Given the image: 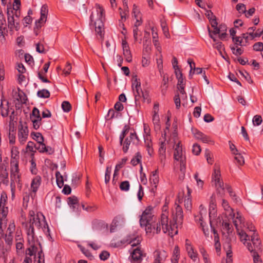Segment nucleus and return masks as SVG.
Returning <instances> with one entry per match:
<instances>
[{"label": "nucleus", "instance_id": "1", "mask_svg": "<svg viewBox=\"0 0 263 263\" xmlns=\"http://www.w3.org/2000/svg\"><path fill=\"white\" fill-rule=\"evenodd\" d=\"M154 207L149 205L140 216V224L144 228L146 234H159L162 230L165 234L173 237L178 233V227L182 225L183 214L182 208L175 202L172 211L173 221L169 219L168 207L166 204L162 208V213L158 221L153 224Z\"/></svg>", "mask_w": 263, "mask_h": 263}, {"label": "nucleus", "instance_id": "2", "mask_svg": "<svg viewBox=\"0 0 263 263\" xmlns=\"http://www.w3.org/2000/svg\"><path fill=\"white\" fill-rule=\"evenodd\" d=\"M34 227L39 230L41 229L47 236H50L49 227L43 214L41 213H35L33 211H30L28 214V220L25 224L28 241L30 245V247L27 249L26 253L30 257L35 255L36 251V248L34 247L35 242L37 239Z\"/></svg>", "mask_w": 263, "mask_h": 263}, {"label": "nucleus", "instance_id": "3", "mask_svg": "<svg viewBox=\"0 0 263 263\" xmlns=\"http://www.w3.org/2000/svg\"><path fill=\"white\" fill-rule=\"evenodd\" d=\"M229 216L233 220L240 241L247 247L248 250L252 251L254 250H258L260 248V244H261L260 240L258 239L256 235L254 234L252 236L251 239L253 246L251 245L249 235L247 234V231L243 229L245 226L244 219L241 215L239 213H237L235 216L233 213Z\"/></svg>", "mask_w": 263, "mask_h": 263}, {"label": "nucleus", "instance_id": "4", "mask_svg": "<svg viewBox=\"0 0 263 263\" xmlns=\"http://www.w3.org/2000/svg\"><path fill=\"white\" fill-rule=\"evenodd\" d=\"M176 133H174L172 138L170 139L169 143L174 147V170H179L184 176L186 172V156L185 152L183 151L182 145L180 141H177Z\"/></svg>", "mask_w": 263, "mask_h": 263}, {"label": "nucleus", "instance_id": "5", "mask_svg": "<svg viewBox=\"0 0 263 263\" xmlns=\"http://www.w3.org/2000/svg\"><path fill=\"white\" fill-rule=\"evenodd\" d=\"M129 130V126L125 125L119 136L120 144L122 145L123 151L126 153L130 146L137 145L139 144L140 140L135 132H130L129 135L127 136Z\"/></svg>", "mask_w": 263, "mask_h": 263}, {"label": "nucleus", "instance_id": "6", "mask_svg": "<svg viewBox=\"0 0 263 263\" xmlns=\"http://www.w3.org/2000/svg\"><path fill=\"white\" fill-rule=\"evenodd\" d=\"M217 205L216 201L215 195L213 194L211 197L209 202V214L210 218V223L211 227V231L214 235V247L216 253L219 255L221 251V243L219 241V237L217 232L212 225V221L217 216Z\"/></svg>", "mask_w": 263, "mask_h": 263}, {"label": "nucleus", "instance_id": "7", "mask_svg": "<svg viewBox=\"0 0 263 263\" xmlns=\"http://www.w3.org/2000/svg\"><path fill=\"white\" fill-rule=\"evenodd\" d=\"M104 17V10L100 5H97L96 13L92 12L90 16L89 25L91 28H95L96 33L101 37L103 35Z\"/></svg>", "mask_w": 263, "mask_h": 263}, {"label": "nucleus", "instance_id": "8", "mask_svg": "<svg viewBox=\"0 0 263 263\" xmlns=\"http://www.w3.org/2000/svg\"><path fill=\"white\" fill-rule=\"evenodd\" d=\"M8 27L11 31L20 29V11L18 10L7 9Z\"/></svg>", "mask_w": 263, "mask_h": 263}, {"label": "nucleus", "instance_id": "9", "mask_svg": "<svg viewBox=\"0 0 263 263\" xmlns=\"http://www.w3.org/2000/svg\"><path fill=\"white\" fill-rule=\"evenodd\" d=\"M10 178L11 183L10 187L12 197L15 196V182L18 184L20 183V170L18 168V163L13 162V164H10Z\"/></svg>", "mask_w": 263, "mask_h": 263}, {"label": "nucleus", "instance_id": "10", "mask_svg": "<svg viewBox=\"0 0 263 263\" xmlns=\"http://www.w3.org/2000/svg\"><path fill=\"white\" fill-rule=\"evenodd\" d=\"M29 129L26 123L20 121L18 126V140L21 144H24L27 141Z\"/></svg>", "mask_w": 263, "mask_h": 263}, {"label": "nucleus", "instance_id": "11", "mask_svg": "<svg viewBox=\"0 0 263 263\" xmlns=\"http://www.w3.org/2000/svg\"><path fill=\"white\" fill-rule=\"evenodd\" d=\"M212 178V181L214 182L217 191L219 194L222 195L224 193L225 188L224 187L223 182L221 179V174L219 169H214Z\"/></svg>", "mask_w": 263, "mask_h": 263}, {"label": "nucleus", "instance_id": "12", "mask_svg": "<svg viewBox=\"0 0 263 263\" xmlns=\"http://www.w3.org/2000/svg\"><path fill=\"white\" fill-rule=\"evenodd\" d=\"M48 12V7L46 5H43L40 10L41 16L40 19L35 22L37 28H41L46 22Z\"/></svg>", "mask_w": 263, "mask_h": 263}, {"label": "nucleus", "instance_id": "13", "mask_svg": "<svg viewBox=\"0 0 263 263\" xmlns=\"http://www.w3.org/2000/svg\"><path fill=\"white\" fill-rule=\"evenodd\" d=\"M142 252L139 247L133 249L130 253V261L132 263H141L142 260Z\"/></svg>", "mask_w": 263, "mask_h": 263}, {"label": "nucleus", "instance_id": "14", "mask_svg": "<svg viewBox=\"0 0 263 263\" xmlns=\"http://www.w3.org/2000/svg\"><path fill=\"white\" fill-rule=\"evenodd\" d=\"M42 182L41 177L39 176H36L34 177L31 183L30 190L31 198L33 199L36 196V192L38 190Z\"/></svg>", "mask_w": 263, "mask_h": 263}, {"label": "nucleus", "instance_id": "15", "mask_svg": "<svg viewBox=\"0 0 263 263\" xmlns=\"http://www.w3.org/2000/svg\"><path fill=\"white\" fill-rule=\"evenodd\" d=\"M185 247L190 258L194 262L198 261V253L197 251L194 249L193 246L188 239H186L185 240Z\"/></svg>", "mask_w": 263, "mask_h": 263}, {"label": "nucleus", "instance_id": "16", "mask_svg": "<svg viewBox=\"0 0 263 263\" xmlns=\"http://www.w3.org/2000/svg\"><path fill=\"white\" fill-rule=\"evenodd\" d=\"M167 257V253L163 250H157L154 252L153 263H164Z\"/></svg>", "mask_w": 263, "mask_h": 263}, {"label": "nucleus", "instance_id": "17", "mask_svg": "<svg viewBox=\"0 0 263 263\" xmlns=\"http://www.w3.org/2000/svg\"><path fill=\"white\" fill-rule=\"evenodd\" d=\"M192 132L196 139L200 140L203 143H209L212 142V141L209 137L204 135L197 129H192Z\"/></svg>", "mask_w": 263, "mask_h": 263}, {"label": "nucleus", "instance_id": "18", "mask_svg": "<svg viewBox=\"0 0 263 263\" xmlns=\"http://www.w3.org/2000/svg\"><path fill=\"white\" fill-rule=\"evenodd\" d=\"M122 47L123 50V54L124 56L125 60L128 62L132 61V53L129 49L128 44L125 40L122 41Z\"/></svg>", "mask_w": 263, "mask_h": 263}, {"label": "nucleus", "instance_id": "19", "mask_svg": "<svg viewBox=\"0 0 263 263\" xmlns=\"http://www.w3.org/2000/svg\"><path fill=\"white\" fill-rule=\"evenodd\" d=\"M166 162L165 147L162 143L159 149V165L164 167Z\"/></svg>", "mask_w": 263, "mask_h": 263}, {"label": "nucleus", "instance_id": "20", "mask_svg": "<svg viewBox=\"0 0 263 263\" xmlns=\"http://www.w3.org/2000/svg\"><path fill=\"white\" fill-rule=\"evenodd\" d=\"M217 24L216 20L212 21V27L214 29L213 31L214 34H217L221 32H227V27L225 24H221L219 27H217Z\"/></svg>", "mask_w": 263, "mask_h": 263}, {"label": "nucleus", "instance_id": "21", "mask_svg": "<svg viewBox=\"0 0 263 263\" xmlns=\"http://www.w3.org/2000/svg\"><path fill=\"white\" fill-rule=\"evenodd\" d=\"M223 249L226 253V263H233V253L230 243L227 242L224 244Z\"/></svg>", "mask_w": 263, "mask_h": 263}, {"label": "nucleus", "instance_id": "22", "mask_svg": "<svg viewBox=\"0 0 263 263\" xmlns=\"http://www.w3.org/2000/svg\"><path fill=\"white\" fill-rule=\"evenodd\" d=\"M19 159L20 156L18 148L14 145L11 146L10 164H13V162L18 163Z\"/></svg>", "mask_w": 263, "mask_h": 263}, {"label": "nucleus", "instance_id": "23", "mask_svg": "<svg viewBox=\"0 0 263 263\" xmlns=\"http://www.w3.org/2000/svg\"><path fill=\"white\" fill-rule=\"evenodd\" d=\"M9 184L8 173L5 168H0V185L7 186Z\"/></svg>", "mask_w": 263, "mask_h": 263}, {"label": "nucleus", "instance_id": "24", "mask_svg": "<svg viewBox=\"0 0 263 263\" xmlns=\"http://www.w3.org/2000/svg\"><path fill=\"white\" fill-rule=\"evenodd\" d=\"M132 87L134 93L136 97L143 95V92L141 87V83L139 82L137 79H136L132 83Z\"/></svg>", "mask_w": 263, "mask_h": 263}, {"label": "nucleus", "instance_id": "25", "mask_svg": "<svg viewBox=\"0 0 263 263\" xmlns=\"http://www.w3.org/2000/svg\"><path fill=\"white\" fill-rule=\"evenodd\" d=\"M36 149L38 150L40 153H46L49 155L52 154L54 153V150L50 146H46L44 142H42L41 143H39L38 146L36 147Z\"/></svg>", "mask_w": 263, "mask_h": 263}, {"label": "nucleus", "instance_id": "26", "mask_svg": "<svg viewBox=\"0 0 263 263\" xmlns=\"http://www.w3.org/2000/svg\"><path fill=\"white\" fill-rule=\"evenodd\" d=\"M149 182L152 185V190L156 189L159 183V176L157 170L152 172V174L149 177Z\"/></svg>", "mask_w": 263, "mask_h": 263}, {"label": "nucleus", "instance_id": "27", "mask_svg": "<svg viewBox=\"0 0 263 263\" xmlns=\"http://www.w3.org/2000/svg\"><path fill=\"white\" fill-rule=\"evenodd\" d=\"M144 140L147 153L150 156H152L154 153V149L151 136H147L146 137H145Z\"/></svg>", "mask_w": 263, "mask_h": 263}, {"label": "nucleus", "instance_id": "28", "mask_svg": "<svg viewBox=\"0 0 263 263\" xmlns=\"http://www.w3.org/2000/svg\"><path fill=\"white\" fill-rule=\"evenodd\" d=\"M133 14L136 20V26H140L142 23L141 16L140 13L135 5L133 6Z\"/></svg>", "mask_w": 263, "mask_h": 263}, {"label": "nucleus", "instance_id": "29", "mask_svg": "<svg viewBox=\"0 0 263 263\" xmlns=\"http://www.w3.org/2000/svg\"><path fill=\"white\" fill-rule=\"evenodd\" d=\"M8 213V209L5 206L0 207V221L1 223L5 224L7 221V216Z\"/></svg>", "mask_w": 263, "mask_h": 263}, {"label": "nucleus", "instance_id": "30", "mask_svg": "<svg viewBox=\"0 0 263 263\" xmlns=\"http://www.w3.org/2000/svg\"><path fill=\"white\" fill-rule=\"evenodd\" d=\"M56 181L58 186L61 188L64 186V181H66L67 176H62L59 172L55 173Z\"/></svg>", "mask_w": 263, "mask_h": 263}, {"label": "nucleus", "instance_id": "31", "mask_svg": "<svg viewBox=\"0 0 263 263\" xmlns=\"http://www.w3.org/2000/svg\"><path fill=\"white\" fill-rule=\"evenodd\" d=\"M185 84L184 83L183 79L180 78L179 80H178L177 83V88L180 91V93L183 96L185 99L187 98V95L184 90Z\"/></svg>", "mask_w": 263, "mask_h": 263}, {"label": "nucleus", "instance_id": "32", "mask_svg": "<svg viewBox=\"0 0 263 263\" xmlns=\"http://www.w3.org/2000/svg\"><path fill=\"white\" fill-rule=\"evenodd\" d=\"M6 22L4 15L0 13V35L4 36L6 29Z\"/></svg>", "mask_w": 263, "mask_h": 263}, {"label": "nucleus", "instance_id": "33", "mask_svg": "<svg viewBox=\"0 0 263 263\" xmlns=\"http://www.w3.org/2000/svg\"><path fill=\"white\" fill-rule=\"evenodd\" d=\"M8 140L9 143L10 145H13L15 143V133L14 132L13 127H10L8 133Z\"/></svg>", "mask_w": 263, "mask_h": 263}, {"label": "nucleus", "instance_id": "34", "mask_svg": "<svg viewBox=\"0 0 263 263\" xmlns=\"http://www.w3.org/2000/svg\"><path fill=\"white\" fill-rule=\"evenodd\" d=\"M248 229V231L250 232V233H251L252 234H250V233H247V234L248 235H249V239L250 240V243L251 244V245L252 246H253V242L252 241H251V239H252V236L254 234H255L257 235V237H258V235L257 234L255 233V227L252 224H247V228H246ZM258 238V237H257ZM259 239V238H258Z\"/></svg>", "mask_w": 263, "mask_h": 263}, {"label": "nucleus", "instance_id": "35", "mask_svg": "<svg viewBox=\"0 0 263 263\" xmlns=\"http://www.w3.org/2000/svg\"><path fill=\"white\" fill-rule=\"evenodd\" d=\"M67 202L69 205L72 208L73 210L78 205V199L74 196L69 197Z\"/></svg>", "mask_w": 263, "mask_h": 263}, {"label": "nucleus", "instance_id": "36", "mask_svg": "<svg viewBox=\"0 0 263 263\" xmlns=\"http://www.w3.org/2000/svg\"><path fill=\"white\" fill-rule=\"evenodd\" d=\"M152 121L155 130H159L160 129V124L159 115H153Z\"/></svg>", "mask_w": 263, "mask_h": 263}, {"label": "nucleus", "instance_id": "37", "mask_svg": "<svg viewBox=\"0 0 263 263\" xmlns=\"http://www.w3.org/2000/svg\"><path fill=\"white\" fill-rule=\"evenodd\" d=\"M123 6H124V10H121L120 12V16L121 20L122 21H125L126 18V16L128 15V8L127 6V2H124L123 3ZM120 10H121L120 8Z\"/></svg>", "mask_w": 263, "mask_h": 263}, {"label": "nucleus", "instance_id": "38", "mask_svg": "<svg viewBox=\"0 0 263 263\" xmlns=\"http://www.w3.org/2000/svg\"><path fill=\"white\" fill-rule=\"evenodd\" d=\"M222 206L224 210V211L226 212V214L229 215H231V214L233 213L232 209L230 207V206L228 202L224 200H222Z\"/></svg>", "mask_w": 263, "mask_h": 263}, {"label": "nucleus", "instance_id": "39", "mask_svg": "<svg viewBox=\"0 0 263 263\" xmlns=\"http://www.w3.org/2000/svg\"><path fill=\"white\" fill-rule=\"evenodd\" d=\"M222 227L223 230H224L227 233L232 232V226L230 222L227 220H223Z\"/></svg>", "mask_w": 263, "mask_h": 263}, {"label": "nucleus", "instance_id": "40", "mask_svg": "<svg viewBox=\"0 0 263 263\" xmlns=\"http://www.w3.org/2000/svg\"><path fill=\"white\" fill-rule=\"evenodd\" d=\"M78 247L81 252L89 259L91 260L93 258V256L91 255L89 251L83 245H79Z\"/></svg>", "mask_w": 263, "mask_h": 263}, {"label": "nucleus", "instance_id": "41", "mask_svg": "<svg viewBox=\"0 0 263 263\" xmlns=\"http://www.w3.org/2000/svg\"><path fill=\"white\" fill-rule=\"evenodd\" d=\"M142 156L140 152L136 153L135 157L131 160L130 163L136 166L138 164L141 163Z\"/></svg>", "mask_w": 263, "mask_h": 263}, {"label": "nucleus", "instance_id": "42", "mask_svg": "<svg viewBox=\"0 0 263 263\" xmlns=\"http://www.w3.org/2000/svg\"><path fill=\"white\" fill-rule=\"evenodd\" d=\"M190 194L189 189H188V196L185 197L184 200V205L185 208L187 210L190 211L192 208V200L191 198L190 197L189 194Z\"/></svg>", "mask_w": 263, "mask_h": 263}, {"label": "nucleus", "instance_id": "43", "mask_svg": "<svg viewBox=\"0 0 263 263\" xmlns=\"http://www.w3.org/2000/svg\"><path fill=\"white\" fill-rule=\"evenodd\" d=\"M225 188L229 193L230 196L232 197V199L235 202H238L239 200V199L237 197L235 193L232 191L231 187L229 185H226Z\"/></svg>", "mask_w": 263, "mask_h": 263}, {"label": "nucleus", "instance_id": "44", "mask_svg": "<svg viewBox=\"0 0 263 263\" xmlns=\"http://www.w3.org/2000/svg\"><path fill=\"white\" fill-rule=\"evenodd\" d=\"M31 136L32 138L35 140L38 143H41L44 142V137L40 133H32Z\"/></svg>", "mask_w": 263, "mask_h": 263}, {"label": "nucleus", "instance_id": "45", "mask_svg": "<svg viewBox=\"0 0 263 263\" xmlns=\"http://www.w3.org/2000/svg\"><path fill=\"white\" fill-rule=\"evenodd\" d=\"M36 146L32 141H29L26 147V152H35Z\"/></svg>", "mask_w": 263, "mask_h": 263}, {"label": "nucleus", "instance_id": "46", "mask_svg": "<svg viewBox=\"0 0 263 263\" xmlns=\"http://www.w3.org/2000/svg\"><path fill=\"white\" fill-rule=\"evenodd\" d=\"M37 96L41 98H48L50 97V92L46 89H42L38 91Z\"/></svg>", "mask_w": 263, "mask_h": 263}, {"label": "nucleus", "instance_id": "47", "mask_svg": "<svg viewBox=\"0 0 263 263\" xmlns=\"http://www.w3.org/2000/svg\"><path fill=\"white\" fill-rule=\"evenodd\" d=\"M9 112V107L8 106L6 107H4L3 106V103L1 102L0 105V114L3 117H7L8 115Z\"/></svg>", "mask_w": 263, "mask_h": 263}, {"label": "nucleus", "instance_id": "48", "mask_svg": "<svg viewBox=\"0 0 263 263\" xmlns=\"http://www.w3.org/2000/svg\"><path fill=\"white\" fill-rule=\"evenodd\" d=\"M200 222V226L202 228V230L204 234V236L206 237H209L210 233L208 226L206 224V223L204 222L203 220Z\"/></svg>", "mask_w": 263, "mask_h": 263}, {"label": "nucleus", "instance_id": "49", "mask_svg": "<svg viewBox=\"0 0 263 263\" xmlns=\"http://www.w3.org/2000/svg\"><path fill=\"white\" fill-rule=\"evenodd\" d=\"M8 256L7 250L4 247H0V257L4 259L6 262Z\"/></svg>", "mask_w": 263, "mask_h": 263}, {"label": "nucleus", "instance_id": "50", "mask_svg": "<svg viewBox=\"0 0 263 263\" xmlns=\"http://www.w3.org/2000/svg\"><path fill=\"white\" fill-rule=\"evenodd\" d=\"M40 118H42L40 116L39 110L37 108L34 107L32 111L31 114L30 115V119Z\"/></svg>", "mask_w": 263, "mask_h": 263}, {"label": "nucleus", "instance_id": "51", "mask_svg": "<svg viewBox=\"0 0 263 263\" xmlns=\"http://www.w3.org/2000/svg\"><path fill=\"white\" fill-rule=\"evenodd\" d=\"M235 156L234 159L237 161V163L239 165H242L245 163V159L240 154L237 153L235 155Z\"/></svg>", "mask_w": 263, "mask_h": 263}, {"label": "nucleus", "instance_id": "52", "mask_svg": "<svg viewBox=\"0 0 263 263\" xmlns=\"http://www.w3.org/2000/svg\"><path fill=\"white\" fill-rule=\"evenodd\" d=\"M150 63L149 55H146L145 53L143 54L142 59V65L143 67H147L149 65Z\"/></svg>", "mask_w": 263, "mask_h": 263}, {"label": "nucleus", "instance_id": "53", "mask_svg": "<svg viewBox=\"0 0 263 263\" xmlns=\"http://www.w3.org/2000/svg\"><path fill=\"white\" fill-rule=\"evenodd\" d=\"M33 127L35 129H38L42 124V118L31 119Z\"/></svg>", "mask_w": 263, "mask_h": 263}, {"label": "nucleus", "instance_id": "54", "mask_svg": "<svg viewBox=\"0 0 263 263\" xmlns=\"http://www.w3.org/2000/svg\"><path fill=\"white\" fill-rule=\"evenodd\" d=\"M199 213L200 216L199 218V221H202L203 219V216H205L206 214V209L202 204L199 206Z\"/></svg>", "mask_w": 263, "mask_h": 263}, {"label": "nucleus", "instance_id": "55", "mask_svg": "<svg viewBox=\"0 0 263 263\" xmlns=\"http://www.w3.org/2000/svg\"><path fill=\"white\" fill-rule=\"evenodd\" d=\"M111 172V168L110 167L107 166L106 168L105 174V182L106 184L109 183L110 179V174Z\"/></svg>", "mask_w": 263, "mask_h": 263}, {"label": "nucleus", "instance_id": "56", "mask_svg": "<svg viewBox=\"0 0 263 263\" xmlns=\"http://www.w3.org/2000/svg\"><path fill=\"white\" fill-rule=\"evenodd\" d=\"M129 183L128 181H124L121 183L120 189L123 191H127L129 189Z\"/></svg>", "mask_w": 263, "mask_h": 263}, {"label": "nucleus", "instance_id": "57", "mask_svg": "<svg viewBox=\"0 0 263 263\" xmlns=\"http://www.w3.org/2000/svg\"><path fill=\"white\" fill-rule=\"evenodd\" d=\"M252 122L255 126H258L262 122V118L259 115H255L253 118Z\"/></svg>", "mask_w": 263, "mask_h": 263}, {"label": "nucleus", "instance_id": "58", "mask_svg": "<svg viewBox=\"0 0 263 263\" xmlns=\"http://www.w3.org/2000/svg\"><path fill=\"white\" fill-rule=\"evenodd\" d=\"M152 34L153 36V42L155 46H157L158 43V33L155 31L154 27L152 28Z\"/></svg>", "mask_w": 263, "mask_h": 263}, {"label": "nucleus", "instance_id": "59", "mask_svg": "<svg viewBox=\"0 0 263 263\" xmlns=\"http://www.w3.org/2000/svg\"><path fill=\"white\" fill-rule=\"evenodd\" d=\"M62 108L64 112H69L71 108V105L68 101H64L62 104Z\"/></svg>", "mask_w": 263, "mask_h": 263}, {"label": "nucleus", "instance_id": "60", "mask_svg": "<svg viewBox=\"0 0 263 263\" xmlns=\"http://www.w3.org/2000/svg\"><path fill=\"white\" fill-rule=\"evenodd\" d=\"M205 157L206 159L207 162L209 164H212L214 162V159L212 154L209 150H206L205 152Z\"/></svg>", "mask_w": 263, "mask_h": 263}, {"label": "nucleus", "instance_id": "61", "mask_svg": "<svg viewBox=\"0 0 263 263\" xmlns=\"http://www.w3.org/2000/svg\"><path fill=\"white\" fill-rule=\"evenodd\" d=\"M236 9L240 13H245L246 12V6L243 4H238L236 5Z\"/></svg>", "mask_w": 263, "mask_h": 263}, {"label": "nucleus", "instance_id": "62", "mask_svg": "<svg viewBox=\"0 0 263 263\" xmlns=\"http://www.w3.org/2000/svg\"><path fill=\"white\" fill-rule=\"evenodd\" d=\"M261 249L260 248L258 250H254L252 251H250L251 252L253 253V261L254 263H261V260H260L259 255L256 253V251L259 250Z\"/></svg>", "mask_w": 263, "mask_h": 263}, {"label": "nucleus", "instance_id": "63", "mask_svg": "<svg viewBox=\"0 0 263 263\" xmlns=\"http://www.w3.org/2000/svg\"><path fill=\"white\" fill-rule=\"evenodd\" d=\"M214 43H215L213 44L214 48L217 49L220 53H221V51L224 49L222 43L217 40Z\"/></svg>", "mask_w": 263, "mask_h": 263}, {"label": "nucleus", "instance_id": "64", "mask_svg": "<svg viewBox=\"0 0 263 263\" xmlns=\"http://www.w3.org/2000/svg\"><path fill=\"white\" fill-rule=\"evenodd\" d=\"M192 152L195 155H198L201 152V148L198 144H194L193 145Z\"/></svg>", "mask_w": 263, "mask_h": 263}]
</instances>
